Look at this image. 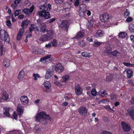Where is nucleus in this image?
I'll return each instance as SVG.
<instances>
[{"label":"nucleus","instance_id":"obj_13","mask_svg":"<svg viewBox=\"0 0 134 134\" xmlns=\"http://www.w3.org/2000/svg\"><path fill=\"white\" fill-rule=\"evenodd\" d=\"M53 72L50 69H48L47 70L45 76V77L46 79H48L50 78L53 75Z\"/></svg>","mask_w":134,"mask_h":134},{"label":"nucleus","instance_id":"obj_8","mask_svg":"<svg viewBox=\"0 0 134 134\" xmlns=\"http://www.w3.org/2000/svg\"><path fill=\"white\" fill-rule=\"evenodd\" d=\"M39 24L36 23L31 25L29 28V30L31 32H32L33 31H38L39 30Z\"/></svg>","mask_w":134,"mask_h":134},{"label":"nucleus","instance_id":"obj_12","mask_svg":"<svg viewBox=\"0 0 134 134\" xmlns=\"http://www.w3.org/2000/svg\"><path fill=\"white\" fill-rule=\"evenodd\" d=\"M75 92L76 95L78 96H79L81 94L82 89L79 85H77L75 86Z\"/></svg>","mask_w":134,"mask_h":134},{"label":"nucleus","instance_id":"obj_41","mask_svg":"<svg viewBox=\"0 0 134 134\" xmlns=\"http://www.w3.org/2000/svg\"><path fill=\"white\" fill-rule=\"evenodd\" d=\"M71 95L70 93H68L66 94L64 97V98L65 99L66 101H68L69 99L70 98V96Z\"/></svg>","mask_w":134,"mask_h":134},{"label":"nucleus","instance_id":"obj_27","mask_svg":"<svg viewBox=\"0 0 134 134\" xmlns=\"http://www.w3.org/2000/svg\"><path fill=\"white\" fill-rule=\"evenodd\" d=\"M79 10L86 12L87 10L86 5L84 4H80V9Z\"/></svg>","mask_w":134,"mask_h":134},{"label":"nucleus","instance_id":"obj_30","mask_svg":"<svg viewBox=\"0 0 134 134\" xmlns=\"http://www.w3.org/2000/svg\"><path fill=\"white\" fill-rule=\"evenodd\" d=\"M27 25L28 24L26 21L24 20L23 21L21 25L22 27L21 28H23L24 29V28H26L27 27Z\"/></svg>","mask_w":134,"mask_h":134},{"label":"nucleus","instance_id":"obj_45","mask_svg":"<svg viewBox=\"0 0 134 134\" xmlns=\"http://www.w3.org/2000/svg\"><path fill=\"white\" fill-rule=\"evenodd\" d=\"M107 94L105 91L104 90L101 92L100 96L101 97H104L106 95H107Z\"/></svg>","mask_w":134,"mask_h":134},{"label":"nucleus","instance_id":"obj_59","mask_svg":"<svg viewBox=\"0 0 134 134\" xmlns=\"http://www.w3.org/2000/svg\"><path fill=\"white\" fill-rule=\"evenodd\" d=\"M128 83L131 85H133V82L131 80H129L127 82Z\"/></svg>","mask_w":134,"mask_h":134},{"label":"nucleus","instance_id":"obj_53","mask_svg":"<svg viewBox=\"0 0 134 134\" xmlns=\"http://www.w3.org/2000/svg\"><path fill=\"white\" fill-rule=\"evenodd\" d=\"M102 134H112L111 132L105 131H102Z\"/></svg>","mask_w":134,"mask_h":134},{"label":"nucleus","instance_id":"obj_42","mask_svg":"<svg viewBox=\"0 0 134 134\" xmlns=\"http://www.w3.org/2000/svg\"><path fill=\"white\" fill-rule=\"evenodd\" d=\"M78 44L81 47H84L85 46V43L83 41L81 40L79 42Z\"/></svg>","mask_w":134,"mask_h":134},{"label":"nucleus","instance_id":"obj_46","mask_svg":"<svg viewBox=\"0 0 134 134\" xmlns=\"http://www.w3.org/2000/svg\"><path fill=\"white\" fill-rule=\"evenodd\" d=\"M33 76L34 77V79L35 80H36L37 79V78H39L40 77V76L39 74H34Z\"/></svg>","mask_w":134,"mask_h":134},{"label":"nucleus","instance_id":"obj_39","mask_svg":"<svg viewBox=\"0 0 134 134\" xmlns=\"http://www.w3.org/2000/svg\"><path fill=\"white\" fill-rule=\"evenodd\" d=\"M21 13V10H17L14 11V14L15 16H18Z\"/></svg>","mask_w":134,"mask_h":134},{"label":"nucleus","instance_id":"obj_47","mask_svg":"<svg viewBox=\"0 0 134 134\" xmlns=\"http://www.w3.org/2000/svg\"><path fill=\"white\" fill-rule=\"evenodd\" d=\"M57 40H54L52 42V46L54 47H56L57 45Z\"/></svg>","mask_w":134,"mask_h":134},{"label":"nucleus","instance_id":"obj_43","mask_svg":"<svg viewBox=\"0 0 134 134\" xmlns=\"http://www.w3.org/2000/svg\"><path fill=\"white\" fill-rule=\"evenodd\" d=\"M111 99L113 101H115L117 98L116 95L114 94H111L110 95Z\"/></svg>","mask_w":134,"mask_h":134},{"label":"nucleus","instance_id":"obj_26","mask_svg":"<svg viewBox=\"0 0 134 134\" xmlns=\"http://www.w3.org/2000/svg\"><path fill=\"white\" fill-rule=\"evenodd\" d=\"M112 50V48L110 46H108L107 47L104 51L105 53H106L109 55H111V51Z\"/></svg>","mask_w":134,"mask_h":134},{"label":"nucleus","instance_id":"obj_34","mask_svg":"<svg viewBox=\"0 0 134 134\" xmlns=\"http://www.w3.org/2000/svg\"><path fill=\"white\" fill-rule=\"evenodd\" d=\"M81 54L82 56L84 57H89L91 56L90 55L91 53H88L87 52H82L81 53Z\"/></svg>","mask_w":134,"mask_h":134},{"label":"nucleus","instance_id":"obj_20","mask_svg":"<svg viewBox=\"0 0 134 134\" xmlns=\"http://www.w3.org/2000/svg\"><path fill=\"white\" fill-rule=\"evenodd\" d=\"M104 35V32L101 30H98L96 33L95 36L97 38L102 37Z\"/></svg>","mask_w":134,"mask_h":134},{"label":"nucleus","instance_id":"obj_19","mask_svg":"<svg viewBox=\"0 0 134 134\" xmlns=\"http://www.w3.org/2000/svg\"><path fill=\"white\" fill-rule=\"evenodd\" d=\"M121 125L122 128L124 131H128L130 129V127L124 122H122Z\"/></svg>","mask_w":134,"mask_h":134},{"label":"nucleus","instance_id":"obj_52","mask_svg":"<svg viewBox=\"0 0 134 134\" xmlns=\"http://www.w3.org/2000/svg\"><path fill=\"white\" fill-rule=\"evenodd\" d=\"M130 12H126L124 13V16L125 17H127L129 16Z\"/></svg>","mask_w":134,"mask_h":134},{"label":"nucleus","instance_id":"obj_15","mask_svg":"<svg viewBox=\"0 0 134 134\" xmlns=\"http://www.w3.org/2000/svg\"><path fill=\"white\" fill-rule=\"evenodd\" d=\"M127 112L130 115L132 119L134 120V106L129 109L127 110Z\"/></svg>","mask_w":134,"mask_h":134},{"label":"nucleus","instance_id":"obj_10","mask_svg":"<svg viewBox=\"0 0 134 134\" xmlns=\"http://www.w3.org/2000/svg\"><path fill=\"white\" fill-rule=\"evenodd\" d=\"M20 101L21 103L23 105L27 104L29 102V99L26 96H23L20 98Z\"/></svg>","mask_w":134,"mask_h":134},{"label":"nucleus","instance_id":"obj_9","mask_svg":"<svg viewBox=\"0 0 134 134\" xmlns=\"http://www.w3.org/2000/svg\"><path fill=\"white\" fill-rule=\"evenodd\" d=\"M55 67V71L59 72H62L64 70L63 67L62 65L60 63H58L56 64Z\"/></svg>","mask_w":134,"mask_h":134},{"label":"nucleus","instance_id":"obj_50","mask_svg":"<svg viewBox=\"0 0 134 134\" xmlns=\"http://www.w3.org/2000/svg\"><path fill=\"white\" fill-rule=\"evenodd\" d=\"M133 19L132 17H129L127 18L126 20V21L128 22H131L132 21Z\"/></svg>","mask_w":134,"mask_h":134},{"label":"nucleus","instance_id":"obj_37","mask_svg":"<svg viewBox=\"0 0 134 134\" xmlns=\"http://www.w3.org/2000/svg\"><path fill=\"white\" fill-rule=\"evenodd\" d=\"M50 84L48 81H47L44 82V86L45 87H46L47 89H49V87H50Z\"/></svg>","mask_w":134,"mask_h":134},{"label":"nucleus","instance_id":"obj_54","mask_svg":"<svg viewBox=\"0 0 134 134\" xmlns=\"http://www.w3.org/2000/svg\"><path fill=\"white\" fill-rule=\"evenodd\" d=\"M32 32L30 31L29 32V34L27 35H26V38H30L31 36Z\"/></svg>","mask_w":134,"mask_h":134},{"label":"nucleus","instance_id":"obj_58","mask_svg":"<svg viewBox=\"0 0 134 134\" xmlns=\"http://www.w3.org/2000/svg\"><path fill=\"white\" fill-rule=\"evenodd\" d=\"M7 25L8 26H10L11 25V23L10 20H8L6 21Z\"/></svg>","mask_w":134,"mask_h":134},{"label":"nucleus","instance_id":"obj_1","mask_svg":"<svg viewBox=\"0 0 134 134\" xmlns=\"http://www.w3.org/2000/svg\"><path fill=\"white\" fill-rule=\"evenodd\" d=\"M51 9V5L49 4L46 5H43L40 6V9L42 11L37 12L39 17H43L46 19L50 18L51 15L48 11Z\"/></svg>","mask_w":134,"mask_h":134},{"label":"nucleus","instance_id":"obj_31","mask_svg":"<svg viewBox=\"0 0 134 134\" xmlns=\"http://www.w3.org/2000/svg\"><path fill=\"white\" fill-rule=\"evenodd\" d=\"M120 53L117 50H115L111 52V54L114 56H118L120 55Z\"/></svg>","mask_w":134,"mask_h":134},{"label":"nucleus","instance_id":"obj_6","mask_svg":"<svg viewBox=\"0 0 134 134\" xmlns=\"http://www.w3.org/2000/svg\"><path fill=\"white\" fill-rule=\"evenodd\" d=\"M110 18L108 13H104L101 15L100 16V20L102 22H106L108 21Z\"/></svg>","mask_w":134,"mask_h":134},{"label":"nucleus","instance_id":"obj_14","mask_svg":"<svg viewBox=\"0 0 134 134\" xmlns=\"http://www.w3.org/2000/svg\"><path fill=\"white\" fill-rule=\"evenodd\" d=\"M34 9V7L32 6L31 7L30 9L26 8L24 9L23 12L27 16H29L30 13H31L33 11Z\"/></svg>","mask_w":134,"mask_h":134},{"label":"nucleus","instance_id":"obj_57","mask_svg":"<svg viewBox=\"0 0 134 134\" xmlns=\"http://www.w3.org/2000/svg\"><path fill=\"white\" fill-rule=\"evenodd\" d=\"M74 4L75 6H77L79 4V0H76Z\"/></svg>","mask_w":134,"mask_h":134},{"label":"nucleus","instance_id":"obj_60","mask_svg":"<svg viewBox=\"0 0 134 134\" xmlns=\"http://www.w3.org/2000/svg\"><path fill=\"white\" fill-rule=\"evenodd\" d=\"M68 104L67 102H63L62 104V105L63 106H66Z\"/></svg>","mask_w":134,"mask_h":134},{"label":"nucleus","instance_id":"obj_64","mask_svg":"<svg viewBox=\"0 0 134 134\" xmlns=\"http://www.w3.org/2000/svg\"><path fill=\"white\" fill-rule=\"evenodd\" d=\"M130 101L132 104L134 105V98L132 97Z\"/></svg>","mask_w":134,"mask_h":134},{"label":"nucleus","instance_id":"obj_55","mask_svg":"<svg viewBox=\"0 0 134 134\" xmlns=\"http://www.w3.org/2000/svg\"><path fill=\"white\" fill-rule=\"evenodd\" d=\"M13 118L15 120H16L17 119V115L15 113V112H14L13 113Z\"/></svg>","mask_w":134,"mask_h":134},{"label":"nucleus","instance_id":"obj_38","mask_svg":"<svg viewBox=\"0 0 134 134\" xmlns=\"http://www.w3.org/2000/svg\"><path fill=\"white\" fill-rule=\"evenodd\" d=\"M129 29L130 31L132 32H134V24H131L129 25Z\"/></svg>","mask_w":134,"mask_h":134},{"label":"nucleus","instance_id":"obj_17","mask_svg":"<svg viewBox=\"0 0 134 134\" xmlns=\"http://www.w3.org/2000/svg\"><path fill=\"white\" fill-rule=\"evenodd\" d=\"M16 110L19 115H20L22 114L24 111V107L21 105H18L17 107Z\"/></svg>","mask_w":134,"mask_h":134},{"label":"nucleus","instance_id":"obj_24","mask_svg":"<svg viewBox=\"0 0 134 134\" xmlns=\"http://www.w3.org/2000/svg\"><path fill=\"white\" fill-rule=\"evenodd\" d=\"M24 71L23 70H21L18 75V78L19 80L21 81L23 80L24 75Z\"/></svg>","mask_w":134,"mask_h":134},{"label":"nucleus","instance_id":"obj_35","mask_svg":"<svg viewBox=\"0 0 134 134\" xmlns=\"http://www.w3.org/2000/svg\"><path fill=\"white\" fill-rule=\"evenodd\" d=\"M94 42V46L96 47L99 46L102 43V42H99L98 41Z\"/></svg>","mask_w":134,"mask_h":134},{"label":"nucleus","instance_id":"obj_33","mask_svg":"<svg viewBox=\"0 0 134 134\" xmlns=\"http://www.w3.org/2000/svg\"><path fill=\"white\" fill-rule=\"evenodd\" d=\"M51 56V55H46L44 57L41 58L40 59V61L41 62H42L43 61L46 60L50 58Z\"/></svg>","mask_w":134,"mask_h":134},{"label":"nucleus","instance_id":"obj_22","mask_svg":"<svg viewBox=\"0 0 134 134\" xmlns=\"http://www.w3.org/2000/svg\"><path fill=\"white\" fill-rule=\"evenodd\" d=\"M3 64L6 67L9 66L10 65V61L9 59L5 58H4L3 62Z\"/></svg>","mask_w":134,"mask_h":134},{"label":"nucleus","instance_id":"obj_29","mask_svg":"<svg viewBox=\"0 0 134 134\" xmlns=\"http://www.w3.org/2000/svg\"><path fill=\"white\" fill-rule=\"evenodd\" d=\"M133 72L131 70L129 69L127 71V75L129 78H131L132 76Z\"/></svg>","mask_w":134,"mask_h":134},{"label":"nucleus","instance_id":"obj_7","mask_svg":"<svg viewBox=\"0 0 134 134\" xmlns=\"http://www.w3.org/2000/svg\"><path fill=\"white\" fill-rule=\"evenodd\" d=\"M78 112L80 115L82 116H85L87 114V110L86 107L82 106L79 108Z\"/></svg>","mask_w":134,"mask_h":134},{"label":"nucleus","instance_id":"obj_36","mask_svg":"<svg viewBox=\"0 0 134 134\" xmlns=\"http://www.w3.org/2000/svg\"><path fill=\"white\" fill-rule=\"evenodd\" d=\"M63 82H65L69 79V76L68 75H65L62 77Z\"/></svg>","mask_w":134,"mask_h":134},{"label":"nucleus","instance_id":"obj_2","mask_svg":"<svg viewBox=\"0 0 134 134\" xmlns=\"http://www.w3.org/2000/svg\"><path fill=\"white\" fill-rule=\"evenodd\" d=\"M51 118L45 112L42 111L37 113L36 116V120L42 124H46L51 121Z\"/></svg>","mask_w":134,"mask_h":134},{"label":"nucleus","instance_id":"obj_18","mask_svg":"<svg viewBox=\"0 0 134 134\" xmlns=\"http://www.w3.org/2000/svg\"><path fill=\"white\" fill-rule=\"evenodd\" d=\"M47 33L46 34L49 40H51L53 37V32L52 30L47 31Z\"/></svg>","mask_w":134,"mask_h":134},{"label":"nucleus","instance_id":"obj_63","mask_svg":"<svg viewBox=\"0 0 134 134\" xmlns=\"http://www.w3.org/2000/svg\"><path fill=\"white\" fill-rule=\"evenodd\" d=\"M131 40L133 42H134V35H131L130 36Z\"/></svg>","mask_w":134,"mask_h":134},{"label":"nucleus","instance_id":"obj_61","mask_svg":"<svg viewBox=\"0 0 134 134\" xmlns=\"http://www.w3.org/2000/svg\"><path fill=\"white\" fill-rule=\"evenodd\" d=\"M51 44L50 43H48V44H46L45 45V47L50 48L51 47Z\"/></svg>","mask_w":134,"mask_h":134},{"label":"nucleus","instance_id":"obj_16","mask_svg":"<svg viewBox=\"0 0 134 134\" xmlns=\"http://www.w3.org/2000/svg\"><path fill=\"white\" fill-rule=\"evenodd\" d=\"M2 99L4 101L7 100L9 98V95L6 93V92L5 90H3L2 93Z\"/></svg>","mask_w":134,"mask_h":134},{"label":"nucleus","instance_id":"obj_4","mask_svg":"<svg viewBox=\"0 0 134 134\" xmlns=\"http://www.w3.org/2000/svg\"><path fill=\"white\" fill-rule=\"evenodd\" d=\"M37 22L40 25L39 30L41 32L43 33H45L48 30L47 28L46 24L42 21H40L39 20H37Z\"/></svg>","mask_w":134,"mask_h":134},{"label":"nucleus","instance_id":"obj_23","mask_svg":"<svg viewBox=\"0 0 134 134\" xmlns=\"http://www.w3.org/2000/svg\"><path fill=\"white\" fill-rule=\"evenodd\" d=\"M84 36V33L82 32L79 31L77 33L76 35L74 37L75 38L78 39L82 38Z\"/></svg>","mask_w":134,"mask_h":134},{"label":"nucleus","instance_id":"obj_3","mask_svg":"<svg viewBox=\"0 0 134 134\" xmlns=\"http://www.w3.org/2000/svg\"><path fill=\"white\" fill-rule=\"evenodd\" d=\"M0 37L3 41L8 42L10 41L9 37L7 32L4 30H0Z\"/></svg>","mask_w":134,"mask_h":134},{"label":"nucleus","instance_id":"obj_56","mask_svg":"<svg viewBox=\"0 0 134 134\" xmlns=\"http://www.w3.org/2000/svg\"><path fill=\"white\" fill-rule=\"evenodd\" d=\"M55 20V19L52 18V19H51L49 20H48V23H51L53 22Z\"/></svg>","mask_w":134,"mask_h":134},{"label":"nucleus","instance_id":"obj_40","mask_svg":"<svg viewBox=\"0 0 134 134\" xmlns=\"http://www.w3.org/2000/svg\"><path fill=\"white\" fill-rule=\"evenodd\" d=\"M86 12L79 10V15L81 17H83L86 14Z\"/></svg>","mask_w":134,"mask_h":134},{"label":"nucleus","instance_id":"obj_5","mask_svg":"<svg viewBox=\"0 0 134 134\" xmlns=\"http://www.w3.org/2000/svg\"><path fill=\"white\" fill-rule=\"evenodd\" d=\"M60 28L63 29L67 32L69 27V24L68 21L66 20H62L60 24Z\"/></svg>","mask_w":134,"mask_h":134},{"label":"nucleus","instance_id":"obj_62","mask_svg":"<svg viewBox=\"0 0 134 134\" xmlns=\"http://www.w3.org/2000/svg\"><path fill=\"white\" fill-rule=\"evenodd\" d=\"M21 0H15L14 3L16 4H18Z\"/></svg>","mask_w":134,"mask_h":134},{"label":"nucleus","instance_id":"obj_44","mask_svg":"<svg viewBox=\"0 0 134 134\" xmlns=\"http://www.w3.org/2000/svg\"><path fill=\"white\" fill-rule=\"evenodd\" d=\"M3 44L2 42L0 41V47H1V53L0 54L2 56L3 55Z\"/></svg>","mask_w":134,"mask_h":134},{"label":"nucleus","instance_id":"obj_32","mask_svg":"<svg viewBox=\"0 0 134 134\" xmlns=\"http://www.w3.org/2000/svg\"><path fill=\"white\" fill-rule=\"evenodd\" d=\"M94 23L93 20H90L89 21L87 24V26L88 28H90L92 26Z\"/></svg>","mask_w":134,"mask_h":134},{"label":"nucleus","instance_id":"obj_49","mask_svg":"<svg viewBox=\"0 0 134 134\" xmlns=\"http://www.w3.org/2000/svg\"><path fill=\"white\" fill-rule=\"evenodd\" d=\"M63 0H55V3L57 4H59L62 3Z\"/></svg>","mask_w":134,"mask_h":134},{"label":"nucleus","instance_id":"obj_28","mask_svg":"<svg viewBox=\"0 0 134 134\" xmlns=\"http://www.w3.org/2000/svg\"><path fill=\"white\" fill-rule=\"evenodd\" d=\"M127 33L125 32H120L118 36L120 38H125L126 36Z\"/></svg>","mask_w":134,"mask_h":134},{"label":"nucleus","instance_id":"obj_21","mask_svg":"<svg viewBox=\"0 0 134 134\" xmlns=\"http://www.w3.org/2000/svg\"><path fill=\"white\" fill-rule=\"evenodd\" d=\"M10 108L5 107L3 108V114L5 116L8 117L10 116V114L9 113Z\"/></svg>","mask_w":134,"mask_h":134},{"label":"nucleus","instance_id":"obj_48","mask_svg":"<svg viewBox=\"0 0 134 134\" xmlns=\"http://www.w3.org/2000/svg\"><path fill=\"white\" fill-rule=\"evenodd\" d=\"M91 93L92 95L94 96H96L97 94V92L96 90L94 89H93L92 90Z\"/></svg>","mask_w":134,"mask_h":134},{"label":"nucleus","instance_id":"obj_25","mask_svg":"<svg viewBox=\"0 0 134 134\" xmlns=\"http://www.w3.org/2000/svg\"><path fill=\"white\" fill-rule=\"evenodd\" d=\"M40 40L42 42H44L49 40L46 34L40 36Z\"/></svg>","mask_w":134,"mask_h":134},{"label":"nucleus","instance_id":"obj_11","mask_svg":"<svg viewBox=\"0 0 134 134\" xmlns=\"http://www.w3.org/2000/svg\"><path fill=\"white\" fill-rule=\"evenodd\" d=\"M24 32V29L21 28L19 31L18 32L17 36L16 39L18 41L21 40L23 36V34Z\"/></svg>","mask_w":134,"mask_h":134},{"label":"nucleus","instance_id":"obj_51","mask_svg":"<svg viewBox=\"0 0 134 134\" xmlns=\"http://www.w3.org/2000/svg\"><path fill=\"white\" fill-rule=\"evenodd\" d=\"M17 4H15L14 3H13L11 4V7L13 8L14 9H15L17 7Z\"/></svg>","mask_w":134,"mask_h":134}]
</instances>
